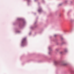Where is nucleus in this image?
Listing matches in <instances>:
<instances>
[{
    "mask_svg": "<svg viewBox=\"0 0 74 74\" xmlns=\"http://www.w3.org/2000/svg\"><path fill=\"white\" fill-rule=\"evenodd\" d=\"M26 43V39L24 38L23 39L22 42V44H25Z\"/></svg>",
    "mask_w": 74,
    "mask_h": 74,
    "instance_id": "f257e3e1",
    "label": "nucleus"
},
{
    "mask_svg": "<svg viewBox=\"0 0 74 74\" xmlns=\"http://www.w3.org/2000/svg\"><path fill=\"white\" fill-rule=\"evenodd\" d=\"M55 36H56V35H55Z\"/></svg>",
    "mask_w": 74,
    "mask_h": 74,
    "instance_id": "0eeeda50",
    "label": "nucleus"
},
{
    "mask_svg": "<svg viewBox=\"0 0 74 74\" xmlns=\"http://www.w3.org/2000/svg\"><path fill=\"white\" fill-rule=\"evenodd\" d=\"M63 53L62 52H60V53Z\"/></svg>",
    "mask_w": 74,
    "mask_h": 74,
    "instance_id": "20e7f679",
    "label": "nucleus"
},
{
    "mask_svg": "<svg viewBox=\"0 0 74 74\" xmlns=\"http://www.w3.org/2000/svg\"><path fill=\"white\" fill-rule=\"evenodd\" d=\"M60 5H61L60 4Z\"/></svg>",
    "mask_w": 74,
    "mask_h": 74,
    "instance_id": "423d86ee",
    "label": "nucleus"
},
{
    "mask_svg": "<svg viewBox=\"0 0 74 74\" xmlns=\"http://www.w3.org/2000/svg\"><path fill=\"white\" fill-rule=\"evenodd\" d=\"M67 50H66L65 51V52H66Z\"/></svg>",
    "mask_w": 74,
    "mask_h": 74,
    "instance_id": "39448f33",
    "label": "nucleus"
},
{
    "mask_svg": "<svg viewBox=\"0 0 74 74\" xmlns=\"http://www.w3.org/2000/svg\"><path fill=\"white\" fill-rule=\"evenodd\" d=\"M57 63V61H55V64H56V63Z\"/></svg>",
    "mask_w": 74,
    "mask_h": 74,
    "instance_id": "7ed1b4c3",
    "label": "nucleus"
},
{
    "mask_svg": "<svg viewBox=\"0 0 74 74\" xmlns=\"http://www.w3.org/2000/svg\"><path fill=\"white\" fill-rule=\"evenodd\" d=\"M38 12H41V9L39 10H38Z\"/></svg>",
    "mask_w": 74,
    "mask_h": 74,
    "instance_id": "f03ea898",
    "label": "nucleus"
}]
</instances>
